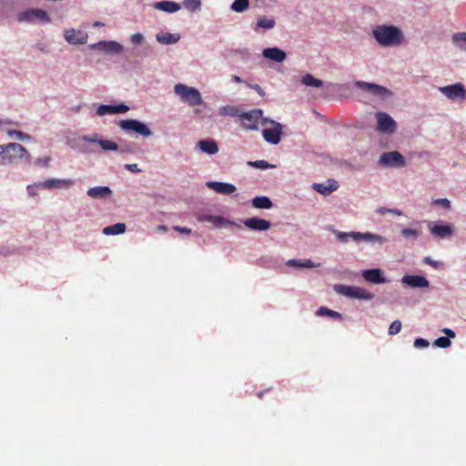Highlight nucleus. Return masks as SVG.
<instances>
[{
  "mask_svg": "<svg viewBox=\"0 0 466 466\" xmlns=\"http://www.w3.org/2000/svg\"><path fill=\"white\" fill-rule=\"evenodd\" d=\"M372 34L382 46H400L404 39L400 29L393 25H378L373 29Z\"/></svg>",
  "mask_w": 466,
  "mask_h": 466,
  "instance_id": "f257e3e1",
  "label": "nucleus"
},
{
  "mask_svg": "<svg viewBox=\"0 0 466 466\" xmlns=\"http://www.w3.org/2000/svg\"><path fill=\"white\" fill-rule=\"evenodd\" d=\"M174 91L184 103L190 106H199L204 103L200 92L195 87L179 83L175 86Z\"/></svg>",
  "mask_w": 466,
  "mask_h": 466,
  "instance_id": "f03ea898",
  "label": "nucleus"
},
{
  "mask_svg": "<svg viewBox=\"0 0 466 466\" xmlns=\"http://www.w3.org/2000/svg\"><path fill=\"white\" fill-rule=\"evenodd\" d=\"M27 154L26 149L17 143L0 146V164L5 165L16 159L23 158Z\"/></svg>",
  "mask_w": 466,
  "mask_h": 466,
  "instance_id": "7ed1b4c3",
  "label": "nucleus"
},
{
  "mask_svg": "<svg viewBox=\"0 0 466 466\" xmlns=\"http://www.w3.org/2000/svg\"><path fill=\"white\" fill-rule=\"evenodd\" d=\"M334 235L337 239L340 242H347L349 238L360 242V241H369V242H383L384 238L381 236L375 235L372 233H361V232H341L335 230Z\"/></svg>",
  "mask_w": 466,
  "mask_h": 466,
  "instance_id": "20e7f679",
  "label": "nucleus"
},
{
  "mask_svg": "<svg viewBox=\"0 0 466 466\" xmlns=\"http://www.w3.org/2000/svg\"><path fill=\"white\" fill-rule=\"evenodd\" d=\"M19 22H26L30 24H46L50 22L49 15L43 9H29L18 15Z\"/></svg>",
  "mask_w": 466,
  "mask_h": 466,
  "instance_id": "39448f33",
  "label": "nucleus"
},
{
  "mask_svg": "<svg viewBox=\"0 0 466 466\" xmlns=\"http://www.w3.org/2000/svg\"><path fill=\"white\" fill-rule=\"evenodd\" d=\"M262 116L263 111L261 109H253L239 115L242 127L249 130H257L258 128L259 123H262L264 120Z\"/></svg>",
  "mask_w": 466,
  "mask_h": 466,
  "instance_id": "423d86ee",
  "label": "nucleus"
},
{
  "mask_svg": "<svg viewBox=\"0 0 466 466\" xmlns=\"http://www.w3.org/2000/svg\"><path fill=\"white\" fill-rule=\"evenodd\" d=\"M334 289L346 297L360 299H371L373 295L366 289L355 287V286H345V285H335Z\"/></svg>",
  "mask_w": 466,
  "mask_h": 466,
  "instance_id": "0eeeda50",
  "label": "nucleus"
},
{
  "mask_svg": "<svg viewBox=\"0 0 466 466\" xmlns=\"http://www.w3.org/2000/svg\"><path fill=\"white\" fill-rule=\"evenodd\" d=\"M267 124L271 125V127L263 130L262 135L264 139L273 145L279 144L281 139L282 126L276 121L264 118L262 125Z\"/></svg>",
  "mask_w": 466,
  "mask_h": 466,
  "instance_id": "6e6552de",
  "label": "nucleus"
},
{
  "mask_svg": "<svg viewBox=\"0 0 466 466\" xmlns=\"http://www.w3.org/2000/svg\"><path fill=\"white\" fill-rule=\"evenodd\" d=\"M118 126L125 131H127V132L133 131V132H136L145 137H148L152 136V132L149 129V127L146 124H144L138 120H135V119L120 120L118 123Z\"/></svg>",
  "mask_w": 466,
  "mask_h": 466,
  "instance_id": "1a4fd4ad",
  "label": "nucleus"
},
{
  "mask_svg": "<svg viewBox=\"0 0 466 466\" xmlns=\"http://www.w3.org/2000/svg\"><path fill=\"white\" fill-rule=\"evenodd\" d=\"M377 119V129L384 134H392L397 128L395 120L387 113L377 112L375 114Z\"/></svg>",
  "mask_w": 466,
  "mask_h": 466,
  "instance_id": "9d476101",
  "label": "nucleus"
},
{
  "mask_svg": "<svg viewBox=\"0 0 466 466\" xmlns=\"http://www.w3.org/2000/svg\"><path fill=\"white\" fill-rule=\"evenodd\" d=\"M355 86L361 90L367 91L373 96H379L380 98H386L392 96L391 91L388 88L372 83H368L364 81H357Z\"/></svg>",
  "mask_w": 466,
  "mask_h": 466,
  "instance_id": "9b49d317",
  "label": "nucleus"
},
{
  "mask_svg": "<svg viewBox=\"0 0 466 466\" xmlns=\"http://www.w3.org/2000/svg\"><path fill=\"white\" fill-rule=\"evenodd\" d=\"M380 164L385 167H402L406 165L404 157L398 151L383 153L380 157Z\"/></svg>",
  "mask_w": 466,
  "mask_h": 466,
  "instance_id": "f8f14e48",
  "label": "nucleus"
},
{
  "mask_svg": "<svg viewBox=\"0 0 466 466\" xmlns=\"http://www.w3.org/2000/svg\"><path fill=\"white\" fill-rule=\"evenodd\" d=\"M439 90L451 100H464L466 98V89L461 83L441 86Z\"/></svg>",
  "mask_w": 466,
  "mask_h": 466,
  "instance_id": "ddd939ff",
  "label": "nucleus"
},
{
  "mask_svg": "<svg viewBox=\"0 0 466 466\" xmlns=\"http://www.w3.org/2000/svg\"><path fill=\"white\" fill-rule=\"evenodd\" d=\"M244 225L253 231H266L270 228L271 223L264 218L253 217L243 221Z\"/></svg>",
  "mask_w": 466,
  "mask_h": 466,
  "instance_id": "4468645a",
  "label": "nucleus"
},
{
  "mask_svg": "<svg viewBox=\"0 0 466 466\" xmlns=\"http://www.w3.org/2000/svg\"><path fill=\"white\" fill-rule=\"evenodd\" d=\"M363 279L372 284H382L387 280L383 275V271L380 268L367 269L362 272Z\"/></svg>",
  "mask_w": 466,
  "mask_h": 466,
  "instance_id": "2eb2a0df",
  "label": "nucleus"
},
{
  "mask_svg": "<svg viewBox=\"0 0 466 466\" xmlns=\"http://www.w3.org/2000/svg\"><path fill=\"white\" fill-rule=\"evenodd\" d=\"M401 282L411 288H428L430 283L428 279L423 276L419 275H405L403 276Z\"/></svg>",
  "mask_w": 466,
  "mask_h": 466,
  "instance_id": "dca6fc26",
  "label": "nucleus"
},
{
  "mask_svg": "<svg viewBox=\"0 0 466 466\" xmlns=\"http://www.w3.org/2000/svg\"><path fill=\"white\" fill-rule=\"evenodd\" d=\"M207 186L217 193L223 195H230L236 191V187L229 183L209 181Z\"/></svg>",
  "mask_w": 466,
  "mask_h": 466,
  "instance_id": "f3484780",
  "label": "nucleus"
},
{
  "mask_svg": "<svg viewBox=\"0 0 466 466\" xmlns=\"http://www.w3.org/2000/svg\"><path fill=\"white\" fill-rule=\"evenodd\" d=\"M65 38L70 44H84L86 42L87 35L81 30H66L65 32Z\"/></svg>",
  "mask_w": 466,
  "mask_h": 466,
  "instance_id": "a211bd4d",
  "label": "nucleus"
},
{
  "mask_svg": "<svg viewBox=\"0 0 466 466\" xmlns=\"http://www.w3.org/2000/svg\"><path fill=\"white\" fill-rule=\"evenodd\" d=\"M129 107L124 104L117 106L101 105L97 107L96 114L105 116L106 114H121L128 111Z\"/></svg>",
  "mask_w": 466,
  "mask_h": 466,
  "instance_id": "6ab92c4d",
  "label": "nucleus"
},
{
  "mask_svg": "<svg viewBox=\"0 0 466 466\" xmlns=\"http://www.w3.org/2000/svg\"><path fill=\"white\" fill-rule=\"evenodd\" d=\"M263 56L267 59L280 63L286 59V53L279 47H268L263 50Z\"/></svg>",
  "mask_w": 466,
  "mask_h": 466,
  "instance_id": "aec40b11",
  "label": "nucleus"
},
{
  "mask_svg": "<svg viewBox=\"0 0 466 466\" xmlns=\"http://www.w3.org/2000/svg\"><path fill=\"white\" fill-rule=\"evenodd\" d=\"M94 47L106 53H120L123 50V46L116 41H100Z\"/></svg>",
  "mask_w": 466,
  "mask_h": 466,
  "instance_id": "412c9836",
  "label": "nucleus"
},
{
  "mask_svg": "<svg viewBox=\"0 0 466 466\" xmlns=\"http://www.w3.org/2000/svg\"><path fill=\"white\" fill-rule=\"evenodd\" d=\"M339 187L337 181L334 179H329L327 183H315L313 188L324 196L330 194Z\"/></svg>",
  "mask_w": 466,
  "mask_h": 466,
  "instance_id": "4be33fe9",
  "label": "nucleus"
},
{
  "mask_svg": "<svg viewBox=\"0 0 466 466\" xmlns=\"http://www.w3.org/2000/svg\"><path fill=\"white\" fill-rule=\"evenodd\" d=\"M87 195L92 198H107L112 191L108 187H94L87 190Z\"/></svg>",
  "mask_w": 466,
  "mask_h": 466,
  "instance_id": "5701e85b",
  "label": "nucleus"
},
{
  "mask_svg": "<svg viewBox=\"0 0 466 466\" xmlns=\"http://www.w3.org/2000/svg\"><path fill=\"white\" fill-rule=\"evenodd\" d=\"M198 147L202 152L208 155H214L218 152V147L213 139H202L198 142Z\"/></svg>",
  "mask_w": 466,
  "mask_h": 466,
  "instance_id": "b1692460",
  "label": "nucleus"
},
{
  "mask_svg": "<svg viewBox=\"0 0 466 466\" xmlns=\"http://www.w3.org/2000/svg\"><path fill=\"white\" fill-rule=\"evenodd\" d=\"M199 221H208L212 223L216 228H222L228 224H230L226 218L221 216H213V215H202Z\"/></svg>",
  "mask_w": 466,
  "mask_h": 466,
  "instance_id": "393cba45",
  "label": "nucleus"
},
{
  "mask_svg": "<svg viewBox=\"0 0 466 466\" xmlns=\"http://www.w3.org/2000/svg\"><path fill=\"white\" fill-rule=\"evenodd\" d=\"M431 234L439 238H447L452 234V227L451 225H435L431 228Z\"/></svg>",
  "mask_w": 466,
  "mask_h": 466,
  "instance_id": "a878e982",
  "label": "nucleus"
},
{
  "mask_svg": "<svg viewBox=\"0 0 466 466\" xmlns=\"http://www.w3.org/2000/svg\"><path fill=\"white\" fill-rule=\"evenodd\" d=\"M155 8L167 13H175L180 9V5L171 1L157 2L154 5Z\"/></svg>",
  "mask_w": 466,
  "mask_h": 466,
  "instance_id": "bb28decb",
  "label": "nucleus"
},
{
  "mask_svg": "<svg viewBox=\"0 0 466 466\" xmlns=\"http://www.w3.org/2000/svg\"><path fill=\"white\" fill-rule=\"evenodd\" d=\"M56 187H58V179L53 178V179H48L45 182H39L37 184L28 186L27 189H28L30 195L35 196V193L33 191L34 188H56Z\"/></svg>",
  "mask_w": 466,
  "mask_h": 466,
  "instance_id": "cd10ccee",
  "label": "nucleus"
},
{
  "mask_svg": "<svg viewBox=\"0 0 466 466\" xmlns=\"http://www.w3.org/2000/svg\"><path fill=\"white\" fill-rule=\"evenodd\" d=\"M252 205L256 208L269 209L273 207L272 201L268 197H255Z\"/></svg>",
  "mask_w": 466,
  "mask_h": 466,
  "instance_id": "c85d7f7f",
  "label": "nucleus"
},
{
  "mask_svg": "<svg viewBox=\"0 0 466 466\" xmlns=\"http://www.w3.org/2000/svg\"><path fill=\"white\" fill-rule=\"evenodd\" d=\"M126 225L124 223L118 222L111 226L105 227L103 228V234L109 235H118L123 234L126 231Z\"/></svg>",
  "mask_w": 466,
  "mask_h": 466,
  "instance_id": "c756f323",
  "label": "nucleus"
},
{
  "mask_svg": "<svg viewBox=\"0 0 466 466\" xmlns=\"http://www.w3.org/2000/svg\"><path fill=\"white\" fill-rule=\"evenodd\" d=\"M452 43L461 51L466 52V32L455 33L451 37Z\"/></svg>",
  "mask_w": 466,
  "mask_h": 466,
  "instance_id": "7c9ffc66",
  "label": "nucleus"
},
{
  "mask_svg": "<svg viewBox=\"0 0 466 466\" xmlns=\"http://www.w3.org/2000/svg\"><path fill=\"white\" fill-rule=\"evenodd\" d=\"M157 40L165 45L175 44L179 40V35L171 33L157 34L156 36Z\"/></svg>",
  "mask_w": 466,
  "mask_h": 466,
  "instance_id": "2f4dec72",
  "label": "nucleus"
},
{
  "mask_svg": "<svg viewBox=\"0 0 466 466\" xmlns=\"http://www.w3.org/2000/svg\"><path fill=\"white\" fill-rule=\"evenodd\" d=\"M276 22L272 17L259 16L257 21V27L263 29H271L275 26Z\"/></svg>",
  "mask_w": 466,
  "mask_h": 466,
  "instance_id": "473e14b6",
  "label": "nucleus"
},
{
  "mask_svg": "<svg viewBox=\"0 0 466 466\" xmlns=\"http://www.w3.org/2000/svg\"><path fill=\"white\" fill-rule=\"evenodd\" d=\"M301 83L307 86L320 87L323 85L322 80L315 78L312 75L307 74L302 79Z\"/></svg>",
  "mask_w": 466,
  "mask_h": 466,
  "instance_id": "72a5a7b5",
  "label": "nucleus"
},
{
  "mask_svg": "<svg viewBox=\"0 0 466 466\" xmlns=\"http://www.w3.org/2000/svg\"><path fill=\"white\" fill-rule=\"evenodd\" d=\"M316 315L320 316V317L327 316V317H330V318H334V319H342V315L339 312L329 309L326 307H320L317 310Z\"/></svg>",
  "mask_w": 466,
  "mask_h": 466,
  "instance_id": "f704fd0d",
  "label": "nucleus"
},
{
  "mask_svg": "<svg viewBox=\"0 0 466 466\" xmlns=\"http://www.w3.org/2000/svg\"><path fill=\"white\" fill-rule=\"evenodd\" d=\"M248 0H235L231 5V9L235 12L240 13L248 9Z\"/></svg>",
  "mask_w": 466,
  "mask_h": 466,
  "instance_id": "c9c22d12",
  "label": "nucleus"
},
{
  "mask_svg": "<svg viewBox=\"0 0 466 466\" xmlns=\"http://www.w3.org/2000/svg\"><path fill=\"white\" fill-rule=\"evenodd\" d=\"M240 114L239 109L234 106H227L220 108V115L222 116H239Z\"/></svg>",
  "mask_w": 466,
  "mask_h": 466,
  "instance_id": "e433bc0d",
  "label": "nucleus"
},
{
  "mask_svg": "<svg viewBox=\"0 0 466 466\" xmlns=\"http://www.w3.org/2000/svg\"><path fill=\"white\" fill-rule=\"evenodd\" d=\"M97 143L100 145V147L104 150H117L118 149L117 144L113 141H110V140L100 139V140H97Z\"/></svg>",
  "mask_w": 466,
  "mask_h": 466,
  "instance_id": "4c0bfd02",
  "label": "nucleus"
},
{
  "mask_svg": "<svg viewBox=\"0 0 466 466\" xmlns=\"http://www.w3.org/2000/svg\"><path fill=\"white\" fill-rule=\"evenodd\" d=\"M451 344V339L447 337H440L434 340L433 345L438 348L445 349Z\"/></svg>",
  "mask_w": 466,
  "mask_h": 466,
  "instance_id": "58836bf2",
  "label": "nucleus"
},
{
  "mask_svg": "<svg viewBox=\"0 0 466 466\" xmlns=\"http://www.w3.org/2000/svg\"><path fill=\"white\" fill-rule=\"evenodd\" d=\"M402 324L400 320H394L389 327V334L390 335H396L398 334L401 329Z\"/></svg>",
  "mask_w": 466,
  "mask_h": 466,
  "instance_id": "ea45409f",
  "label": "nucleus"
},
{
  "mask_svg": "<svg viewBox=\"0 0 466 466\" xmlns=\"http://www.w3.org/2000/svg\"><path fill=\"white\" fill-rule=\"evenodd\" d=\"M248 165L251 167H254L261 168V169H267V168L272 167L266 160L251 161V162H248Z\"/></svg>",
  "mask_w": 466,
  "mask_h": 466,
  "instance_id": "a19ab883",
  "label": "nucleus"
},
{
  "mask_svg": "<svg viewBox=\"0 0 466 466\" xmlns=\"http://www.w3.org/2000/svg\"><path fill=\"white\" fill-rule=\"evenodd\" d=\"M419 234H420V233H419V231H418V230H416V229H412V228H403V229L401 230V235H402L404 238H418V237H419Z\"/></svg>",
  "mask_w": 466,
  "mask_h": 466,
  "instance_id": "79ce46f5",
  "label": "nucleus"
},
{
  "mask_svg": "<svg viewBox=\"0 0 466 466\" xmlns=\"http://www.w3.org/2000/svg\"><path fill=\"white\" fill-rule=\"evenodd\" d=\"M130 41L133 45H141L144 41V36L140 33H136L131 35Z\"/></svg>",
  "mask_w": 466,
  "mask_h": 466,
  "instance_id": "37998d69",
  "label": "nucleus"
},
{
  "mask_svg": "<svg viewBox=\"0 0 466 466\" xmlns=\"http://www.w3.org/2000/svg\"><path fill=\"white\" fill-rule=\"evenodd\" d=\"M413 345L415 348H427L430 343L427 339L420 338L414 340Z\"/></svg>",
  "mask_w": 466,
  "mask_h": 466,
  "instance_id": "c03bdc74",
  "label": "nucleus"
},
{
  "mask_svg": "<svg viewBox=\"0 0 466 466\" xmlns=\"http://www.w3.org/2000/svg\"><path fill=\"white\" fill-rule=\"evenodd\" d=\"M319 264H315L310 259H305V260H303V264H301V268H312L319 267Z\"/></svg>",
  "mask_w": 466,
  "mask_h": 466,
  "instance_id": "a18cd8bd",
  "label": "nucleus"
},
{
  "mask_svg": "<svg viewBox=\"0 0 466 466\" xmlns=\"http://www.w3.org/2000/svg\"><path fill=\"white\" fill-rule=\"evenodd\" d=\"M125 168L129 170L132 173L140 172V168H138V166L137 164H127V165H125Z\"/></svg>",
  "mask_w": 466,
  "mask_h": 466,
  "instance_id": "49530a36",
  "label": "nucleus"
},
{
  "mask_svg": "<svg viewBox=\"0 0 466 466\" xmlns=\"http://www.w3.org/2000/svg\"><path fill=\"white\" fill-rule=\"evenodd\" d=\"M73 185H74V180H72V179H60V188L69 187Z\"/></svg>",
  "mask_w": 466,
  "mask_h": 466,
  "instance_id": "de8ad7c7",
  "label": "nucleus"
},
{
  "mask_svg": "<svg viewBox=\"0 0 466 466\" xmlns=\"http://www.w3.org/2000/svg\"><path fill=\"white\" fill-rule=\"evenodd\" d=\"M436 203L441 204L443 208L447 209L451 208V203L447 198H439L436 200Z\"/></svg>",
  "mask_w": 466,
  "mask_h": 466,
  "instance_id": "09e8293b",
  "label": "nucleus"
},
{
  "mask_svg": "<svg viewBox=\"0 0 466 466\" xmlns=\"http://www.w3.org/2000/svg\"><path fill=\"white\" fill-rule=\"evenodd\" d=\"M173 229L177 231V232H180L182 234H190L191 233V229L190 228H183V227H180V226H175L173 227Z\"/></svg>",
  "mask_w": 466,
  "mask_h": 466,
  "instance_id": "8fccbe9b",
  "label": "nucleus"
},
{
  "mask_svg": "<svg viewBox=\"0 0 466 466\" xmlns=\"http://www.w3.org/2000/svg\"><path fill=\"white\" fill-rule=\"evenodd\" d=\"M301 264H303V260L289 259L287 262V265L291 266V267H298V268H301Z\"/></svg>",
  "mask_w": 466,
  "mask_h": 466,
  "instance_id": "3c124183",
  "label": "nucleus"
},
{
  "mask_svg": "<svg viewBox=\"0 0 466 466\" xmlns=\"http://www.w3.org/2000/svg\"><path fill=\"white\" fill-rule=\"evenodd\" d=\"M378 212H380V214H385L386 212H390V213L396 214L398 216L401 215V212L397 210V209H387V208H380L378 210Z\"/></svg>",
  "mask_w": 466,
  "mask_h": 466,
  "instance_id": "603ef678",
  "label": "nucleus"
},
{
  "mask_svg": "<svg viewBox=\"0 0 466 466\" xmlns=\"http://www.w3.org/2000/svg\"><path fill=\"white\" fill-rule=\"evenodd\" d=\"M251 88H253L259 96H265V91L263 90V88L258 85V84H255V85H252L250 86Z\"/></svg>",
  "mask_w": 466,
  "mask_h": 466,
  "instance_id": "864d4df0",
  "label": "nucleus"
},
{
  "mask_svg": "<svg viewBox=\"0 0 466 466\" xmlns=\"http://www.w3.org/2000/svg\"><path fill=\"white\" fill-rule=\"evenodd\" d=\"M443 332L447 335V338L449 339L455 337V332L450 329H444Z\"/></svg>",
  "mask_w": 466,
  "mask_h": 466,
  "instance_id": "5fc2aeb1",
  "label": "nucleus"
},
{
  "mask_svg": "<svg viewBox=\"0 0 466 466\" xmlns=\"http://www.w3.org/2000/svg\"><path fill=\"white\" fill-rule=\"evenodd\" d=\"M49 160H50L49 157L39 158L37 160V164H41V165L46 166L48 164Z\"/></svg>",
  "mask_w": 466,
  "mask_h": 466,
  "instance_id": "6e6d98bb",
  "label": "nucleus"
},
{
  "mask_svg": "<svg viewBox=\"0 0 466 466\" xmlns=\"http://www.w3.org/2000/svg\"><path fill=\"white\" fill-rule=\"evenodd\" d=\"M14 133H15L16 138H18V139H24L25 137H28L27 136H25L21 131H15Z\"/></svg>",
  "mask_w": 466,
  "mask_h": 466,
  "instance_id": "4d7b16f0",
  "label": "nucleus"
},
{
  "mask_svg": "<svg viewBox=\"0 0 466 466\" xmlns=\"http://www.w3.org/2000/svg\"><path fill=\"white\" fill-rule=\"evenodd\" d=\"M187 1L192 4L193 8H199L200 1H198V0H187Z\"/></svg>",
  "mask_w": 466,
  "mask_h": 466,
  "instance_id": "13d9d810",
  "label": "nucleus"
},
{
  "mask_svg": "<svg viewBox=\"0 0 466 466\" xmlns=\"http://www.w3.org/2000/svg\"><path fill=\"white\" fill-rule=\"evenodd\" d=\"M425 261H426V263H428L433 267H436V265H437V262L432 261L430 258H426Z\"/></svg>",
  "mask_w": 466,
  "mask_h": 466,
  "instance_id": "bf43d9fd",
  "label": "nucleus"
},
{
  "mask_svg": "<svg viewBox=\"0 0 466 466\" xmlns=\"http://www.w3.org/2000/svg\"><path fill=\"white\" fill-rule=\"evenodd\" d=\"M233 81H235L236 83H241L242 79L238 76H233Z\"/></svg>",
  "mask_w": 466,
  "mask_h": 466,
  "instance_id": "052dcab7",
  "label": "nucleus"
},
{
  "mask_svg": "<svg viewBox=\"0 0 466 466\" xmlns=\"http://www.w3.org/2000/svg\"><path fill=\"white\" fill-rule=\"evenodd\" d=\"M263 394H264V391H260V392H258V397L259 399H261L263 397Z\"/></svg>",
  "mask_w": 466,
  "mask_h": 466,
  "instance_id": "680f3d73",
  "label": "nucleus"
},
{
  "mask_svg": "<svg viewBox=\"0 0 466 466\" xmlns=\"http://www.w3.org/2000/svg\"><path fill=\"white\" fill-rule=\"evenodd\" d=\"M95 25H96V26L102 25V23H100V22H96V23H95Z\"/></svg>",
  "mask_w": 466,
  "mask_h": 466,
  "instance_id": "e2e57ef3",
  "label": "nucleus"
},
{
  "mask_svg": "<svg viewBox=\"0 0 466 466\" xmlns=\"http://www.w3.org/2000/svg\"><path fill=\"white\" fill-rule=\"evenodd\" d=\"M159 229H161V230H165V229H166V227L161 226V227H159Z\"/></svg>",
  "mask_w": 466,
  "mask_h": 466,
  "instance_id": "0e129e2a",
  "label": "nucleus"
},
{
  "mask_svg": "<svg viewBox=\"0 0 466 466\" xmlns=\"http://www.w3.org/2000/svg\"><path fill=\"white\" fill-rule=\"evenodd\" d=\"M195 113H196V114H199V113H200V110H199V109H195Z\"/></svg>",
  "mask_w": 466,
  "mask_h": 466,
  "instance_id": "69168bd1",
  "label": "nucleus"
}]
</instances>
